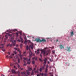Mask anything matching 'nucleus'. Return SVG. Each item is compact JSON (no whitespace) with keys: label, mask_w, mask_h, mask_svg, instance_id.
<instances>
[{"label":"nucleus","mask_w":76,"mask_h":76,"mask_svg":"<svg viewBox=\"0 0 76 76\" xmlns=\"http://www.w3.org/2000/svg\"><path fill=\"white\" fill-rule=\"evenodd\" d=\"M13 53L14 54H16V51H13Z\"/></svg>","instance_id":"obj_32"},{"label":"nucleus","mask_w":76,"mask_h":76,"mask_svg":"<svg viewBox=\"0 0 76 76\" xmlns=\"http://www.w3.org/2000/svg\"><path fill=\"white\" fill-rule=\"evenodd\" d=\"M32 64H35V61L33 60L32 61Z\"/></svg>","instance_id":"obj_23"},{"label":"nucleus","mask_w":76,"mask_h":76,"mask_svg":"<svg viewBox=\"0 0 76 76\" xmlns=\"http://www.w3.org/2000/svg\"><path fill=\"white\" fill-rule=\"evenodd\" d=\"M16 41L15 40L12 42V43L14 46H15V45H16Z\"/></svg>","instance_id":"obj_6"},{"label":"nucleus","mask_w":76,"mask_h":76,"mask_svg":"<svg viewBox=\"0 0 76 76\" xmlns=\"http://www.w3.org/2000/svg\"><path fill=\"white\" fill-rule=\"evenodd\" d=\"M8 37H9V35H8L6 34L5 35V40H6L8 38Z\"/></svg>","instance_id":"obj_16"},{"label":"nucleus","mask_w":76,"mask_h":76,"mask_svg":"<svg viewBox=\"0 0 76 76\" xmlns=\"http://www.w3.org/2000/svg\"><path fill=\"white\" fill-rule=\"evenodd\" d=\"M46 69H48V65H46Z\"/></svg>","instance_id":"obj_30"},{"label":"nucleus","mask_w":76,"mask_h":76,"mask_svg":"<svg viewBox=\"0 0 76 76\" xmlns=\"http://www.w3.org/2000/svg\"><path fill=\"white\" fill-rule=\"evenodd\" d=\"M14 50H17L18 51H19V54H21V51L20 50H18L17 48H14Z\"/></svg>","instance_id":"obj_7"},{"label":"nucleus","mask_w":76,"mask_h":76,"mask_svg":"<svg viewBox=\"0 0 76 76\" xmlns=\"http://www.w3.org/2000/svg\"><path fill=\"white\" fill-rule=\"evenodd\" d=\"M31 58L30 57L28 59V62H27V63L28 64H31Z\"/></svg>","instance_id":"obj_8"},{"label":"nucleus","mask_w":76,"mask_h":76,"mask_svg":"<svg viewBox=\"0 0 76 76\" xmlns=\"http://www.w3.org/2000/svg\"><path fill=\"white\" fill-rule=\"evenodd\" d=\"M23 73L25 75V74H26V72H25V71H23Z\"/></svg>","instance_id":"obj_43"},{"label":"nucleus","mask_w":76,"mask_h":76,"mask_svg":"<svg viewBox=\"0 0 76 76\" xmlns=\"http://www.w3.org/2000/svg\"><path fill=\"white\" fill-rule=\"evenodd\" d=\"M20 37L21 36H22V34H21H21H20Z\"/></svg>","instance_id":"obj_59"},{"label":"nucleus","mask_w":76,"mask_h":76,"mask_svg":"<svg viewBox=\"0 0 76 76\" xmlns=\"http://www.w3.org/2000/svg\"><path fill=\"white\" fill-rule=\"evenodd\" d=\"M16 64H17V66H18V68H19V67H20V65H19V64L18 63H16Z\"/></svg>","instance_id":"obj_24"},{"label":"nucleus","mask_w":76,"mask_h":76,"mask_svg":"<svg viewBox=\"0 0 76 76\" xmlns=\"http://www.w3.org/2000/svg\"><path fill=\"white\" fill-rule=\"evenodd\" d=\"M43 67H42L43 69L45 70V65H46V64H43Z\"/></svg>","instance_id":"obj_14"},{"label":"nucleus","mask_w":76,"mask_h":76,"mask_svg":"<svg viewBox=\"0 0 76 76\" xmlns=\"http://www.w3.org/2000/svg\"><path fill=\"white\" fill-rule=\"evenodd\" d=\"M50 61H51L52 62L53 61V60H51V59H49Z\"/></svg>","instance_id":"obj_45"},{"label":"nucleus","mask_w":76,"mask_h":76,"mask_svg":"<svg viewBox=\"0 0 76 76\" xmlns=\"http://www.w3.org/2000/svg\"><path fill=\"white\" fill-rule=\"evenodd\" d=\"M26 61H27V62H28V58L27 57H26Z\"/></svg>","instance_id":"obj_29"},{"label":"nucleus","mask_w":76,"mask_h":76,"mask_svg":"<svg viewBox=\"0 0 76 76\" xmlns=\"http://www.w3.org/2000/svg\"><path fill=\"white\" fill-rule=\"evenodd\" d=\"M29 56L31 58V57H32V55L33 54L32 53L31 51V48H29Z\"/></svg>","instance_id":"obj_4"},{"label":"nucleus","mask_w":76,"mask_h":76,"mask_svg":"<svg viewBox=\"0 0 76 76\" xmlns=\"http://www.w3.org/2000/svg\"><path fill=\"white\" fill-rule=\"evenodd\" d=\"M40 50L42 52V53H43V56H45V54L47 53V51H46L45 50L41 49Z\"/></svg>","instance_id":"obj_3"},{"label":"nucleus","mask_w":76,"mask_h":76,"mask_svg":"<svg viewBox=\"0 0 76 76\" xmlns=\"http://www.w3.org/2000/svg\"><path fill=\"white\" fill-rule=\"evenodd\" d=\"M19 33L20 34H21V31H19Z\"/></svg>","instance_id":"obj_56"},{"label":"nucleus","mask_w":76,"mask_h":76,"mask_svg":"<svg viewBox=\"0 0 76 76\" xmlns=\"http://www.w3.org/2000/svg\"><path fill=\"white\" fill-rule=\"evenodd\" d=\"M28 71L29 72V71H32V67H28Z\"/></svg>","instance_id":"obj_13"},{"label":"nucleus","mask_w":76,"mask_h":76,"mask_svg":"<svg viewBox=\"0 0 76 76\" xmlns=\"http://www.w3.org/2000/svg\"><path fill=\"white\" fill-rule=\"evenodd\" d=\"M37 53H39V51L37 50Z\"/></svg>","instance_id":"obj_48"},{"label":"nucleus","mask_w":76,"mask_h":76,"mask_svg":"<svg viewBox=\"0 0 76 76\" xmlns=\"http://www.w3.org/2000/svg\"><path fill=\"white\" fill-rule=\"evenodd\" d=\"M20 39L21 41H23V38H20Z\"/></svg>","instance_id":"obj_42"},{"label":"nucleus","mask_w":76,"mask_h":76,"mask_svg":"<svg viewBox=\"0 0 76 76\" xmlns=\"http://www.w3.org/2000/svg\"><path fill=\"white\" fill-rule=\"evenodd\" d=\"M70 32V35L71 36H73L74 34V33H73V31H71Z\"/></svg>","instance_id":"obj_15"},{"label":"nucleus","mask_w":76,"mask_h":76,"mask_svg":"<svg viewBox=\"0 0 76 76\" xmlns=\"http://www.w3.org/2000/svg\"><path fill=\"white\" fill-rule=\"evenodd\" d=\"M26 53V52H24L23 53V54H25Z\"/></svg>","instance_id":"obj_62"},{"label":"nucleus","mask_w":76,"mask_h":76,"mask_svg":"<svg viewBox=\"0 0 76 76\" xmlns=\"http://www.w3.org/2000/svg\"><path fill=\"white\" fill-rule=\"evenodd\" d=\"M26 50H29V48H26Z\"/></svg>","instance_id":"obj_55"},{"label":"nucleus","mask_w":76,"mask_h":76,"mask_svg":"<svg viewBox=\"0 0 76 76\" xmlns=\"http://www.w3.org/2000/svg\"><path fill=\"white\" fill-rule=\"evenodd\" d=\"M43 70V69L42 67H40L39 69V72H42Z\"/></svg>","instance_id":"obj_21"},{"label":"nucleus","mask_w":76,"mask_h":76,"mask_svg":"<svg viewBox=\"0 0 76 76\" xmlns=\"http://www.w3.org/2000/svg\"><path fill=\"white\" fill-rule=\"evenodd\" d=\"M21 74L22 76H23V75H24V74H23V72H21Z\"/></svg>","instance_id":"obj_33"},{"label":"nucleus","mask_w":76,"mask_h":76,"mask_svg":"<svg viewBox=\"0 0 76 76\" xmlns=\"http://www.w3.org/2000/svg\"><path fill=\"white\" fill-rule=\"evenodd\" d=\"M27 43L30 44L29 45V48H34V44L31 42V40H27Z\"/></svg>","instance_id":"obj_1"},{"label":"nucleus","mask_w":76,"mask_h":76,"mask_svg":"<svg viewBox=\"0 0 76 76\" xmlns=\"http://www.w3.org/2000/svg\"><path fill=\"white\" fill-rule=\"evenodd\" d=\"M15 40L17 42H20V39H19L18 38H16L15 39Z\"/></svg>","instance_id":"obj_11"},{"label":"nucleus","mask_w":76,"mask_h":76,"mask_svg":"<svg viewBox=\"0 0 76 76\" xmlns=\"http://www.w3.org/2000/svg\"><path fill=\"white\" fill-rule=\"evenodd\" d=\"M23 40H22L21 41V43H23Z\"/></svg>","instance_id":"obj_57"},{"label":"nucleus","mask_w":76,"mask_h":76,"mask_svg":"<svg viewBox=\"0 0 76 76\" xmlns=\"http://www.w3.org/2000/svg\"><path fill=\"white\" fill-rule=\"evenodd\" d=\"M26 75H31V72H29L28 70H26Z\"/></svg>","instance_id":"obj_12"},{"label":"nucleus","mask_w":76,"mask_h":76,"mask_svg":"<svg viewBox=\"0 0 76 76\" xmlns=\"http://www.w3.org/2000/svg\"><path fill=\"white\" fill-rule=\"evenodd\" d=\"M34 70H35H35H36V68H34Z\"/></svg>","instance_id":"obj_58"},{"label":"nucleus","mask_w":76,"mask_h":76,"mask_svg":"<svg viewBox=\"0 0 76 76\" xmlns=\"http://www.w3.org/2000/svg\"><path fill=\"white\" fill-rule=\"evenodd\" d=\"M48 69H45V73H48Z\"/></svg>","instance_id":"obj_20"},{"label":"nucleus","mask_w":76,"mask_h":76,"mask_svg":"<svg viewBox=\"0 0 76 76\" xmlns=\"http://www.w3.org/2000/svg\"><path fill=\"white\" fill-rule=\"evenodd\" d=\"M25 76H28L27 75H25Z\"/></svg>","instance_id":"obj_64"},{"label":"nucleus","mask_w":76,"mask_h":76,"mask_svg":"<svg viewBox=\"0 0 76 76\" xmlns=\"http://www.w3.org/2000/svg\"><path fill=\"white\" fill-rule=\"evenodd\" d=\"M35 40L37 42H46V40L44 38L42 40H41V39H36Z\"/></svg>","instance_id":"obj_2"},{"label":"nucleus","mask_w":76,"mask_h":76,"mask_svg":"<svg viewBox=\"0 0 76 76\" xmlns=\"http://www.w3.org/2000/svg\"><path fill=\"white\" fill-rule=\"evenodd\" d=\"M34 59L35 61H37V60H38V58H37V57H36Z\"/></svg>","instance_id":"obj_31"},{"label":"nucleus","mask_w":76,"mask_h":76,"mask_svg":"<svg viewBox=\"0 0 76 76\" xmlns=\"http://www.w3.org/2000/svg\"><path fill=\"white\" fill-rule=\"evenodd\" d=\"M12 47V44H11L10 45V44L9 43L7 44V47Z\"/></svg>","instance_id":"obj_10"},{"label":"nucleus","mask_w":76,"mask_h":76,"mask_svg":"<svg viewBox=\"0 0 76 76\" xmlns=\"http://www.w3.org/2000/svg\"><path fill=\"white\" fill-rule=\"evenodd\" d=\"M19 56H20V57H22V55L21 54H19Z\"/></svg>","instance_id":"obj_36"},{"label":"nucleus","mask_w":76,"mask_h":76,"mask_svg":"<svg viewBox=\"0 0 76 76\" xmlns=\"http://www.w3.org/2000/svg\"><path fill=\"white\" fill-rule=\"evenodd\" d=\"M20 48H22V44L21 43L20 44Z\"/></svg>","instance_id":"obj_38"},{"label":"nucleus","mask_w":76,"mask_h":76,"mask_svg":"<svg viewBox=\"0 0 76 76\" xmlns=\"http://www.w3.org/2000/svg\"><path fill=\"white\" fill-rule=\"evenodd\" d=\"M12 73H15V74H18V72H15V70L14 69H12L11 70Z\"/></svg>","instance_id":"obj_5"},{"label":"nucleus","mask_w":76,"mask_h":76,"mask_svg":"<svg viewBox=\"0 0 76 76\" xmlns=\"http://www.w3.org/2000/svg\"><path fill=\"white\" fill-rule=\"evenodd\" d=\"M39 60H40V61H42V60L41 59H39Z\"/></svg>","instance_id":"obj_51"},{"label":"nucleus","mask_w":76,"mask_h":76,"mask_svg":"<svg viewBox=\"0 0 76 76\" xmlns=\"http://www.w3.org/2000/svg\"><path fill=\"white\" fill-rule=\"evenodd\" d=\"M26 63H24L23 64V66H26Z\"/></svg>","instance_id":"obj_37"},{"label":"nucleus","mask_w":76,"mask_h":76,"mask_svg":"<svg viewBox=\"0 0 76 76\" xmlns=\"http://www.w3.org/2000/svg\"><path fill=\"white\" fill-rule=\"evenodd\" d=\"M70 48H66L65 49V50H66V51H68V52H70V51H71V50H70Z\"/></svg>","instance_id":"obj_9"},{"label":"nucleus","mask_w":76,"mask_h":76,"mask_svg":"<svg viewBox=\"0 0 76 76\" xmlns=\"http://www.w3.org/2000/svg\"><path fill=\"white\" fill-rule=\"evenodd\" d=\"M34 72L35 73H37V72H38L37 71H34V70H33Z\"/></svg>","instance_id":"obj_44"},{"label":"nucleus","mask_w":76,"mask_h":76,"mask_svg":"<svg viewBox=\"0 0 76 76\" xmlns=\"http://www.w3.org/2000/svg\"><path fill=\"white\" fill-rule=\"evenodd\" d=\"M55 41L56 42H58V41H58V39H55Z\"/></svg>","instance_id":"obj_34"},{"label":"nucleus","mask_w":76,"mask_h":76,"mask_svg":"<svg viewBox=\"0 0 76 76\" xmlns=\"http://www.w3.org/2000/svg\"><path fill=\"white\" fill-rule=\"evenodd\" d=\"M1 50L3 51L4 52L5 51H6V49L5 48H1Z\"/></svg>","instance_id":"obj_17"},{"label":"nucleus","mask_w":76,"mask_h":76,"mask_svg":"<svg viewBox=\"0 0 76 76\" xmlns=\"http://www.w3.org/2000/svg\"><path fill=\"white\" fill-rule=\"evenodd\" d=\"M41 75L42 76H43L44 75V73H42L41 74Z\"/></svg>","instance_id":"obj_41"},{"label":"nucleus","mask_w":76,"mask_h":76,"mask_svg":"<svg viewBox=\"0 0 76 76\" xmlns=\"http://www.w3.org/2000/svg\"><path fill=\"white\" fill-rule=\"evenodd\" d=\"M12 56H15V54H14V53H13L12 54Z\"/></svg>","instance_id":"obj_63"},{"label":"nucleus","mask_w":76,"mask_h":76,"mask_svg":"<svg viewBox=\"0 0 76 76\" xmlns=\"http://www.w3.org/2000/svg\"><path fill=\"white\" fill-rule=\"evenodd\" d=\"M14 68H15V69H16V70H17V67H16L15 66H14Z\"/></svg>","instance_id":"obj_39"},{"label":"nucleus","mask_w":76,"mask_h":76,"mask_svg":"<svg viewBox=\"0 0 76 76\" xmlns=\"http://www.w3.org/2000/svg\"><path fill=\"white\" fill-rule=\"evenodd\" d=\"M12 32H15V31H18V29H15L14 30H12Z\"/></svg>","instance_id":"obj_22"},{"label":"nucleus","mask_w":76,"mask_h":76,"mask_svg":"<svg viewBox=\"0 0 76 76\" xmlns=\"http://www.w3.org/2000/svg\"><path fill=\"white\" fill-rule=\"evenodd\" d=\"M44 76H47V73L45 72L44 74Z\"/></svg>","instance_id":"obj_28"},{"label":"nucleus","mask_w":76,"mask_h":76,"mask_svg":"<svg viewBox=\"0 0 76 76\" xmlns=\"http://www.w3.org/2000/svg\"><path fill=\"white\" fill-rule=\"evenodd\" d=\"M6 58H9V56H6Z\"/></svg>","instance_id":"obj_54"},{"label":"nucleus","mask_w":76,"mask_h":76,"mask_svg":"<svg viewBox=\"0 0 76 76\" xmlns=\"http://www.w3.org/2000/svg\"><path fill=\"white\" fill-rule=\"evenodd\" d=\"M7 54H9V55H10V52H8L7 53Z\"/></svg>","instance_id":"obj_46"},{"label":"nucleus","mask_w":76,"mask_h":76,"mask_svg":"<svg viewBox=\"0 0 76 76\" xmlns=\"http://www.w3.org/2000/svg\"><path fill=\"white\" fill-rule=\"evenodd\" d=\"M13 40H12V39H11L10 40V42H12V41H13Z\"/></svg>","instance_id":"obj_49"},{"label":"nucleus","mask_w":76,"mask_h":76,"mask_svg":"<svg viewBox=\"0 0 76 76\" xmlns=\"http://www.w3.org/2000/svg\"><path fill=\"white\" fill-rule=\"evenodd\" d=\"M43 61H45L44 63V64H46L47 63V61H46V60L45 59H44Z\"/></svg>","instance_id":"obj_27"},{"label":"nucleus","mask_w":76,"mask_h":76,"mask_svg":"<svg viewBox=\"0 0 76 76\" xmlns=\"http://www.w3.org/2000/svg\"><path fill=\"white\" fill-rule=\"evenodd\" d=\"M59 47H60V48H64V46L61 45H59Z\"/></svg>","instance_id":"obj_18"},{"label":"nucleus","mask_w":76,"mask_h":76,"mask_svg":"<svg viewBox=\"0 0 76 76\" xmlns=\"http://www.w3.org/2000/svg\"><path fill=\"white\" fill-rule=\"evenodd\" d=\"M35 57H33V58H32V59H33V60H34L35 59Z\"/></svg>","instance_id":"obj_52"},{"label":"nucleus","mask_w":76,"mask_h":76,"mask_svg":"<svg viewBox=\"0 0 76 76\" xmlns=\"http://www.w3.org/2000/svg\"><path fill=\"white\" fill-rule=\"evenodd\" d=\"M8 36H9L10 37H11L12 36V34H8Z\"/></svg>","instance_id":"obj_35"},{"label":"nucleus","mask_w":76,"mask_h":76,"mask_svg":"<svg viewBox=\"0 0 76 76\" xmlns=\"http://www.w3.org/2000/svg\"><path fill=\"white\" fill-rule=\"evenodd\" d=\"M45 59L46 60V61H47V58H45Z\"/></svg>","instance_id":"obj_60"},{"label":"nucleus","mask_w":76,"mask_h":76,"mask_svg":"<svg viewBox=\"0 0 76 76\" xmlns=\"http://www.w3.org/2000/svg\"><path fill=\"white\" fill-rule=\"evenodd\" d=\"M11 39H12L13 40V39H14V38H13V37H12L11 38Z\"/></svg>","instance_id":"obj_47"},{"label":"nucleus","mask_w":76,"mask_h":76,"mask_svg":"<svg viewBox=\"0 0 76 76\" xmlns=\"http://www.w3.org/2000/svg\"><path fill=\"white\" fill-rule=\"evenodd\" d=\"M19 45H18L17 44L16 45V47H18Z\"/></svg>","instance_id":"obj_53"},{"label":"nucleus","mask_w":76,"mask_h":76,"mask_svg":"<svg viewBox=\"0 0 76 76\" xmlns=\"http://www.w3.org/2000/svg\"><path fill=\"white\" fill-rule=\"evenodd\" d=\"M37 76H40V75H39V74H37Z\"/></svg>","instance_id":"obj_61"},{"label":"nucleus","mask_w":76,"mask_h":76,"mask_svg":"<svg viewBox=\"0 0 76 76\" xmlns=\"http://www.w3.org/2000/svg\"><path fill=\"white\" fill-rule=\"evenodd\" d=\"M40 57L41 58H42V55H41V54H40Z\"/></svg>","instance_id":"obj_50"},{"label":"nucleus","mask_w":76,"mask_h":76,"mask_svg":"<svg viewBox=\"0 0 76 76\" xmlns=\"http://www.w3.org/2000/svg\"><path fill=\"white\" fill-rule=\"evenodd\" d=\"M23 62L24 63H25L26 62V58H24V60H23Z\"/></svg>","instance_id":"obj_19"},{"label":"nucleus","mask_w":76,"mask_h":76,"mask_svg":"<svg viewBox=\"0 0 76 76\" xmlns=\"http://www.w3.org/2000/svg\"><path fill=\"white\" fill-rule=\"evenodd\" d=\"M16 34L17 35V36H18V35H19V33H16Z\"/></svg>","instance_id":"obj_40"},{"label":"nucleus","mask_w":76,"mask_h":76,"mask_svg":"<svg viewBox=\"0 0 76 76\" xmlns=\"http://www.w3.org/2000/svg\"><path fill=\"white\" fill-rule=\"evenodd\" d=\"M18 63H19H19H20V59H19V58H18Z\"/></svg>","instance_id":"obj_25"},{"label":"nucleus","mask_w":76,"mask_h":76,"mask_svg":"<svg viewBox=\"0 0 76 76\" xmlns=\"http://www.w3.org/2000/svg\"><path fill=\"white\" fill-rule=\"evenodd\" d=\"M24 44H25L26 45V44H27V43H28V42H27V41L25 40V42H24Z\"/></svg>","instance_id":"obj_26"}]
</instances>
